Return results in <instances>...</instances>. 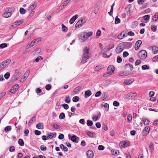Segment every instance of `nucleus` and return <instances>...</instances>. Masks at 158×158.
<instances>
[{
  "instance_id": "nucleus-50",
  "label": "nucleus",
  "mask_w": 158,
  "mask_h": 158,
  "mask_svg": "<svg viewBox=\"0 0 158 158\" xmlns=\"http://www.w3.org/2000/svg\"><path fill=\"white\" fill-rule=\"evenodd\" d=\"M93 123L92 121L89 120L87 121V124L88 126H91L93 125Z\"/></svg>"
},
{
  "instance_id": "nucleus-38",
  "label": "nucleus",
  "mask_w": 158,
  "mask_h": 158,
  "mask_svg": "<svg viewBox=\"0 0 158 158\" xmlns=\"http://www.w3.org/2000/svg\"><path fill=\"white\" fill-rule=\"evenodd\" d=\"M155 19V22H156L158 19V13H156L154 16L152 20Z\"/></svg>"
},
{
  "instance_id": "nucleus-6",
  "label": "nucleus",
  "mask_w": 158,
  "mask_h": 158,
  "mask_svg": "<svg viewBox=\"0 0 158 158\" xmlns=\"http://www.w3.org/2000/svg\"><path fill=\"white\" fill-rule=\"evenodd\" d=\"M19 88V85H15L11 88L10 92L12 94H14L17 91Z\"/></svg>"
},
{
  "instance_id": "nucleus-14",
  "label": "nucleus",
  "mask_w": 158,
  "mask_h": 158,
  "mask_svg": "<svg viewBox=\"0 0 158 158\" xmlns=\"http://www.w3.org/2000/svg\"><path fill=\"white\" fill-rule=\"evenodd\" d=\"M134 81V80L133 79H130L128 80H125L123 83V84L125 85H128Z\"/></svg>"
},
{
  "instance_id": "nucleus-58",
  "label": "nucleus",
  "mask_w": 158,
  "mask_h": 158,
  "mask_svg": "<svg viewBox=\"0 0 158 158\" xmlns=\"http://www.w3.org/2000/svg\"><path fill=\"white\" fill-rule=\"evenodd\" d=\"M143 19L145 20H148L150 19V16L148 15H146L143 16Z\"/></svg>"
},
{
  "instance_id": "nucleus-10",
  "label": "nucleus",
  "mask_w": 158,
  "mask_h": 158,
  "mask_svg": "<svg viewBox=\"0 0 158 158\" xmlns=\"http://www.w3.org/2000/svg\"><path fill=\"white\" fill-rule=\"evenodd\" d=\"M89 50L88 48L87 47H85L84 49V53L83 56H85L87 57H89Z\"/></svg>"
},
{
  "instance_id": "nucleus-63",
  "label": "nucleus",
  "mask_w": 158,
  "mask_h": 158,
  "mask_svg": "<svg viewBox=\"0 0 158 158\" xmlns=\"http://www.w3.org/2000/svg\"><path fill=\"white\" fill-rule=\"evenodd\" d=\"M40 148L42 151H45L47 149L46 147L44 145H41Z\"/></svg>"
},
{
  "instance_id": "nucleus-22",
  "label": "nucleus",
  "mask_w": 158,
  "mask_h": 158,
  "mask_svg": "<svg viewBox=\"0 0 158 158\" xmlns=\"http://www.w3.org/2000/svg\"><path fill=\"white\" fill-rule=\"evenodd\" d=\"M92 94L91 92L89 90H88L85 92V97L87 98L90 96Z\"/></svg>"
},
{
  "instance_id": "nucleus-60",
  "label": "nucleus",
  "mask_w": 158,
  "mask_h": 158,
  "mask_svg": "<svg viewBox=\"0 0 158 158\" xmlns=\"http://www.w3.org/2000/svg\"><path fill=\"white\" fill-rule=\"evenodd\" d=\"M124 33V31H123L121 33H120L119 35L118 36V38L119 40H121L123 39L122 34L123 33Z\"/></svg>"
},
{
  "instance_id": "nucleus-11",
  "label": "nucleus",
  "mask_w": 158,
  "mask_h": 158,
  "mask_svg": "<svg viewBox=\"0 0 158 158\" xmlns=\"http://www.w3.org/2000/svg\"><path fill=\"white\" fill-rule=\"evenodd\" d=\"M142 44V41L141 40H138L136 41L135 45V48L136 50L139 49L140 46Z\"/></svg>"
},
{
  "instance_id": "nucleus-64",
  "label": "nucleus",
  "mask_w": 158,
  "mask_h": 158,
  "mask_svg": "<svg viewBox=\"0 0 158 158\" xmlns=\"http://www.w3.org/2000/svg\"><path fill=\"white\" fill-rule=\"evenodd\" d=\"M15 150V148L14 146H11L9 149V151L11 152H14Z\"/></svg>"
},
{
  "instance_id": "nucleus-62",
  "label": "nucleus",
  "mask_w": 158,
  "mask_h": 158,
  "mask_svg": "<svg viewBox=\"0 0 158 158\" xmlns=\"http://www.w3.org/2000/svg\"><path fill=\"white\" fill-rule=\"evenodd\" d=\"M41 50L40 48H37L35 51V53L36 54H38L40 53L41 52Z\"/></svg>"
},
{
  "instance_id": "nucleus-4",
  "label": "nucleus",
  "mask_w": 158,
  "mask_h": 158,
  "mask_svg": "<svg viewBox=\"0 0 158 158\" xmlns=\"http://www.w3.org/2000/svg\"><path fill=\"white\" fill-rule=\"evenodd\" d=\"M86 20L85 19L79 20L76 24L75 25V27L76 28H78L81 27L86 22Z\"/></svg>"
},
{
  "instance_id": "nucleus-9",
  "label": "nucleus",
  "mask_w": 158,
  "mask_h": 158,
  "mask_svg": "<svg viewBox=\"0 0 158 158\" xmlns=\"http://www.w3.org/2000/svg\"><path fill=\"white\" fill-rule=\"evenodd\" d=\"M10 62V60L7 59L5 61H3L1 63V64L2 66V68H4L6 66L8 65Z\"/></svg>"
},
{
  "instance_id": "nucleus-12",
  "label": "nucleus",
  "mask_w": 158,
  "mask_h": 158,
  "mask_svg": "<svg viewBox=\"0 0 158 158\" xmlns=\"http://www.w3.org/2000/svg\"><path fill=\"white\" fill-rule=\"evenodd\" d=\"M134 95L135 96L136 95V93L135 92H131L127 94L126 98L127 100H129Z\"/></svg>"
},
{
  "instance_id": "nucleus-40",
  "label": "nucleus",
  "mask_w": 158,
  "mask_h": 158,
  "mask_svg": "<svg viewBox=\"0 0 158 158\" xmlns=\"http://www.w3.org/2000/svg\"><path fill=\"white\" fill-rule=\"evenodd\" d=\"M112 83V81L110 80H108L106 81L105 83V85L107 86L111 84Z\"/></svg>"
},
{
  "instance_id": "nucleus-18",
  "label": "nucleus",
  "mask_w": 158,
  "mask_h": 158,
  "mask_svg": "<svg viewBox=\"0 0 158 158\" xmlns=\"http://www.w3.org/2000/svg\"><path fill=\"white\" fill-rule=\"evenodd\" d=\"M36 6L37 4L35 3H34V4L31 5L28 9L29 12H30L31 11H33L32 10L36 7Z\"/></svg>"
},
{
  "instance_id": "nucleus-1",
  "label": "nucleus",
  "mask_w": 158,
  "mask_h": 158,
  "mask_svg": "<svg viewBox=\"0 0 158 158\" xmlns=\"http://www.w3.org/2000/svg\"><path fill=\"white\" fill-rule=\"evenodd\" d=\"M147 52L144 50L141 51L139 52L138 54L139 57L141 60L145 59L147 57Z\"/></svg>"
},
{
  "instance_id": "nucleus-59",
  "label": "nucleus",
  "mask_w": 158,
  "mask_h": 158,
  "mask_svg": "<svg viewBox=\"0 0 158 158\" xmlns=\"http://www.w3.org/2000/svg\"><path fill=\"white\" fill-rule=\"evenodd\" d=\"M30 12V14L27 17V18H30L35 13V11H33Z\"/></svg>"
},
{
  "instance_id": "nucleus-56",
  "label": "nucleus",
  "mask_w": 158,
  "mask_h": 158,
  "mask_svg": "<svg viewBox=\"0 0 158 158\" xmlns=\"http://www.w3.org/2000/svg\"><path fill=\"white\" fill-rule=\"evenodd\" d=\"M71 100L69 97L68 96L66 97V99L65 100V102L67 103H69L70 102Z\"/></svg>"
},
{
  "instance_id": "nucleus-49",
  "label": "nucleus",
  "mask_w": 158,
  "mask_h": 158,
  "mask_svg": "<svg viewBox=\"0 0 158 158\" xmlns=\"http://www.w3.org/2000/svg\"><path fill=\"white\" fill-rule=\"evenodd\" d=\"M124 44V46L125 45H127V46H128V47L129 48H130L132 45V44L130 42H123Z\"/></svg>"
},
{
  "instance_id": "nucleus-29",
  "label": "nucleus",
  "mask_w": 158,
  "mask_h": 158,
  "mask_svg": "<svg viewBox=\"0 0 158 158\" xmlns=\"http://www.w3.org/2000/svg\"><path fill=\"white\" fill-rule=\"evenodd\" d=\"M19 144L21 146H23L24 145V142L23 140L22 139H20L18 140Z\"/></svg>"
},
{
  "instance_id": "nucleus-19",
  "label": "nucleus",
  "mask_w": 158,
  "mask_h": 158,
  "mask_svg": "<svg viewBox=\"0 0 158 158\" xmlns=\"http://www.w3.org/2000/svg\"><path fill=\"white\" fill-rule=\"evenodd\" d=\"M24 22V20L23 19H22L19 20V21L15 22L14 23V25H13L11 26V27H15L14 25H15V26H17L22 23H23Z\"/></svg>"
},
{
  "instance_id": "nucleus-37",
  "label": "nucleus",
  "mask_w": 158,
  "mask_h": 158,
  "mask_svg": "<svg viewBox=\"0 0 158 158\" xmlns=\"http://www.w3.org/2000/svg\"><path fill=\"white\" fill-rule=\"evenodd\" d=\"M79 100V98L78 96H74L73 98V101L75 102H78Z\"/></svg>"
},
{
  "instance_id": "nucleus-16",
  "label": "nucleus",
  "mask_w": 158,
  "mask_h": 158,
  "mask_svg": "<svg viewBox=\"0 0 158 158\" xmlns=\"http://www.w3.org/2000/svg\"><path fill=\"white\" fill-rule=\"evenodd\" d=\"M78 16L77 15H76L73 16L70 20L69 23L70 24H73L75 21L78 18Z\"/></svg>"
},
{
  "instance_id": "nucleus-53",
  "label": "nucleus",
  "mask_w": 158,
  "mask_h": 158,
  "mask_svg": "<svg viewBox=\"0 0 158 158\" xmlns=\"http://www.w3.org/2000/svg\"><path fill=\"white\" fill-rule=\"evenodd\" d=\"M156 29L157 27L156 25H151V29L152 30L155 31H156Z\"/></svg>"
},
{
  "instance_id": "nucleus-20",
  "label": "nucleus",
  "mask_w": 158,
  "mask_h": 158,
  "mask_svg": "<svg viewBox=\"0 0 158 158\" xmlns=\"http://www.w3.org/2000/svg\"><path fill=\"white\" fill-rule=\"evenodd\" d=\"M11 15V13L10 12L6 11L5 12L3 16L5 18H7L10 17Z\"/></svg>"
},
{
  "instance_id": "nucleus-23",
  "label": "nucleus",
  "mask_w": 158,
  "mask_h": 158,
  "mask_svg": "<svg viewBox=\"0 0 158 158\" xmlns=\"http://www.w3.org/2000/svg\"><path fill=\"white\" fill-rule=\"evenodd\" d=\"M41 39L40 38L35 39L31 42V44H33V45H35L39 43Z\"/></svg>"
},
{
  "instance_id": "nucleus-48",
  "label": "nucleus",
  "mask_w": 158,
  "mask_h": 158,
  "mask_svg": "<svg viewBox=\"0 0 158 158\" xmlns=\"http://www.w3.org/2000/svg\"><path fill=\"white\" fill-rule=\"evenodd\" d=\"M7 47V44L6 43H3L0 45V48H3Z\"/></svg>"
},
{
  "instance_id": "nucleus-45",
  "label": "nucleus",
  "mask_w": 158,
  "mask_h": 158,
  "mask_svg": "<svg viewBox=\"0 0 158 158\" xmlns=\"http://www.w3.org/2000/svg\"><path fill=\"white\" fill-rule=\"evenodd\" d=\"M20 13L22 14H24L26 13V10L23 8H21L19 10Z\"/></svg>"
},
{
  "instance_id": "nucleus-8",
  "label": "nucleus",
  "mask_w": 158,
  "mask_h": 158,
  "mask_svg": "<svg viewBox=\"0 0 158 158\" xmlns=\"http://www.w3.org/2000/svg\"><path fill=\"white\" fill-rule=\"evenodd\" d=\"M119 146L123 148L127 147L129 146V143L125 141H123L120 142Z\"/></svg>"
},
{
  "instance_id": "nucleus-33",
  "label": "nucleus",
  "mask_w": 158,
  "mask_h": 158,
  "mask_svg": "<svg viewBox=\"0 0 158 158\" xmlns=\"http://www.w3.org/2000/svg\"><path fill=\"white\" fill-rule=\"evenodd\" d=\"M71 0H66L64 1L63 3V6L65 7L71 1Z\"/></svg>"
},
{
  "instance_id": "nucleus-5",
  "label": "nucleus",
  "mask_w": 158,
  "mask_h": 158,
  "mask_svg": "<svg viewBox=\"0 0 158 158\" xmlns=\"http://www.w3.org/2000/svg\"><path fill=\"white\" fill-rule=\"evenodd\" d=\"M114 67L113 65H109L107 68V73L110 75H112L114 73Z\"/></svg>"
},
{
  "instance_id": "nucleus-36",
  "label": "nucleus",
  "mask_w": 158,
  "mask_h": 158,
  "mask_svg": "<svg viewBox=\"0 0 158 158\" xmlns=\"http://www.w3.org/2000/svg\"><path fill=\"white\" fill-rule=\"evenodd\" d=\"M35 116H34L30 119L28 123L30 124H31L33 122H35Z\"/></svg>"
},
{
  "instance_id": "nucleus-26",
  "label": "nucleus",
  "mask_w": 158,
  "mask_h": 158,
  "mask_svg": "<svg viewBox=\"0 0 158 158\" xmlns=\"http://www.w3.org/2000/svg\"><path fill=\"white\" fill-rule=\"evenodd\" d=\"M143 122L145 125H148L149 123V121L146 118H143Z\"/></svg>"
},
{
  "instance_id": "nucleus-35",
  "label": "nucleus",
  "mask_w": 158,
  "mask_h": 158,
  "mask_svg": "<svg viewBox=\"0 0 158 158\" xmlns=\"http://www.w3.org/2000/svg\"><path fill=\"white\" fill-rule=\"evenodd\" d=\"M85 133L90 137H94V134L90 131H86L85 132Z\"/></svg>"
},
{
  "instance_id": "nucleus-30",
  "label": "nucleus",
  "mask_w": 158,
  "mask_h": 158,
  "mask_svg": "<svg viewBox=\"0 0 158 158\" xmlns=\"http://www.w3.org/2000/svg\"><path fill=\"white\" fill-rule=\"evenodd\" d=\"M62 26V30L64 32H66L68 30V29L67 27L64 26L63 24H62L61 25Z\"/></svg>"
},
{
  "instance_id": "nucleus-15",
  "label": "nucleus",
  "mask_w": 158,
  "mask_h": 158,
  "mask_svg": "<svg viewBox=\"0 0 158 158\" xmlns=\"http://www.w3.org/2000/svg\"><path fill=\"white\" fill-rule=\"evenodd\" d=\"M149 48L150 49L152 48V52L154 54L157 53L158 52V48L156 46L150 47Z\"/></svg>"
},
{
  "instance_id": "nucleus-57",
  "label": "nucleus",
  "mask_w": 158,
  "mask_h": 158,
  "mask_svg": "<svg viewBox=\"0 0 158 158\" xmlns=\"http://www.w3.org/2000/svg\"><path fill=\"white\" fill-rule=\"evenodd\" d=\"M62 106L66 110L68 109L69 107L68 105L66 104H63L62 105Z\"/></svg>"
},
{
  "instance_id": "nucleus-24",
  "label": "nucleus",
  "mask_w": 158,
  "mask_h": 158,
  "mask_svg": "<svg viewBox=\"0 0 158 158\" xmlns=\"http://www.w3.org/2000/svg\"><path fill=\"white\" fill-rule=\"evenodd\" d=\"M150 131V128L148 126H146L145 127L144 129V131L146 132L145 133L144 132L143 134V135H146L148 134L149 131Z\"/></svg>"
},
{
  "instance_id": "nucleus-43",
  "label": "nucleus",
  "mask_w": 158,
  "mask_h": 158,
  "mask_svg": "<svg viewBox=\"0 0 158 158\" xmlns=\"http://www.w3.org/2000/svg\"><path fill=\"white\" fill-rule=\"evenodd\" d=\"M5 131H8L11 130V127L10 126H8L5 128Z\"/></svg>"
},
{
  "instance_id": "nucleus-31",
  "label": "nucleus",
  "mask_w": 158,
  "mask_h": 158,
  "mask_svg": "<svg viewBox=\"0 0 158 158\" xmlns=\"http://www.w3.org/2000/svg\"><path fill=\"white\" fill-rule=\"evenodd\" d=\"M101 35V31L100 30H98L96 33V38H98L99 36Z\"/></svg>"
},
{
  "instance_id": "nucleus-39",
  "label": "nucleus",
  "mask_w": 158,
  "mask_h": 158,
  "mask_svg": "<svg viewBox=\"0 0 158 158\" xmlns=\"http://www.w3.org/2000/svg\"><path fill=\"white\" fill-rule=\"evenodd\" d=\"M149 66L147 65H144L142 66V69L143 70L148 69Z\"/></svg>"
},
{
  "instance_id": "nucleus-46",
  "label": "nucleus",
  "mask_w": 158,
  "mask_h": 158,
  "mask_svg": "<svg viewBox=\"0 0 158 158\" xmlns=\"http://www.w3.org/2000/svg\"><path fill=\"white\" fill-rule=\"evenodd\" d=\"M85 33L86 34V35L87 36H88L87 37L88 38L89 37L93 35V32L92 31H89L88 32H85Z\"/></svg>"
},
{
  "instance_id": "nucleus-41",
  "label": "nucleus",
  "mask_w": 158,
  "mask_h": 158,
  "mask_svg": "<svg viewBox=\"0 0 158 158\" xmlns=\"http://www.w3.org/2000/svg\"><path fill=\"white\" fill-rule=\"evenodd\" d=\"M65 117V114L64 113H61L59 116V118L60 119H63Z\"/></svg>"
},
{
  "instance_id": "nucleus-34",
  "label": "nucleus",
  "mask_w": 158,
  "mask_h": 158,
  "mask_svg": "<svg viewBox=\"0 0 158 158\" xmlns=\"http://www.w3.org/2000/svg\"><path fill=\"white\" fill-rule=\"evenodd\" d=\"M126 10V13L127 15L129 16L130 15L131 13V11L130 10V8L128 7H127L125 8Z\"/></svg>"
},
{
  "instance_id": "nucleus-2",
  "label": "nucleus",
  "mask_w": 158,
  "mask_h": 158,
  "mask_svg": "<svg viewBox=\"0 0 158 158\" xmlns=\"http://www.w3.org/2000/svg\"><path fill=\"white\" fill-rule=\"evenodd\" d=\"M87 37L85 32H83L81 33L79 39L81 42L83 43L88 39Z\"/></svg>"
},
{
  "instance_id": "nucleus-51",
  "label": "nucleus",
  "mask_w": 158,
  "mask_h": 158,
  "mask_svg": "<svg viewBox=\"0 0 158 158\" xmlns=\"http://www.w3.org/2000/svg\"><path fill=\"white\" fill-rule=\"evenodd\" d=\"M34 45L33 44H31V42L30 44H28L26 47V49H28L31 47L33 46Z\"/></svg>"
},
{
  "instance_id": "nucleus-13",
  "label": "nucleus",
  "mask_w": 158,
  "mask_h": 158,
  "mask_svg": "<svg viewBox=\"0 0 158 158\" xmlns=\"http://www.w3.org/2000/svg\"><path fill=\"white\" fill-rule=\"evenodd\" d=\"M148 149L150 153H152L154 151V143L152 142L150 143L148 147Z\"/></svg>"
},
{
  "instance_id": "nucleus-47",
  "label": "nucleus",
  "mask_w": 158,
  "mask_h": 158,
  "mask_svg": "<svg viewBox=\"0 0 158 158\" xmlns=\"http://www.w3.org/2000/svg\"><path fill=\"white\" fill-rule=\"evenodd\" d=\"M81 86H79L76 87L75 89V92L76 93L78 92L79 91L81 90Z\"/></svg>"
},
{
  "instance_id": "nucleus-44",
  "label": "nucleus",
  "mask_w": 158,
  "mask_h": 158,
  "mask_svg": "<svg viewBox=\"0 0 158 158\" xmlns=\"http://www.w3.org/2000/svg\"><path fill=\"white\" fill-rule=\"evenodd\" d=\"M103 106H104L106 110L108 111L109 110V104L107 103H104V105Z\"/></svg>"
},
{
  "instance_id": "nucleus-61",
  "label": "nucleus",
  "mask_w": 158,
  "mask_h": 158,
  "mask_svg": "<svg viewBox=\"0 0 158 158\" xmlns=\"http://www.w3.org/2000/svg\"><path fill=\"white\" fill-rule=\"evenodd\" d=\"M51 88V86L49 84H47L45 86V89L47 90H50Z\"/></svg>"
},
{
  "instance_id": "nucleus-42",
  "label": "nucleus",
  "mask_w": 158,
  "mask_h": 158,
  "mask_svg": "<svg viewBox=\"0 0 158 158\" xmlns=\"http://www.w3.org/2000/svg\"><path fill=\"white\" fill-rule=\"evenodd\" d=\"M71 140L73 142H77V137H76V136L75 135H73L71 137Z\"/></svg>"
},
{
  "instance_id": "nucleus-3",
  "label": "nucleus",
  "mask_w": 158,
  "mask_h": 158,
  "mask_svg": "<svg viewBox=\"0 0 158 158\" xmlns=\"http://www.w3.org/2000/svg\"><path fill=\"white\" fill-rule=\"evenodd\" d=\"M124 43L119 44L117 46L115 50L117 53L118 54L122 52L123 50Z\"/></svg>"
},
{
  "instance_id": "nucleus-17",
  "label": "nucleus",
  "mask_w": 158,
  "mask_h": 158,
  "mask_svg": "<svg viewBox=\"0 0 158 158\" xmlns=\"http://www.w3.org/2000/svg\"><path fill=\"white\" fill-rule=\"evenodd\" d=\"M87 156L88 158H92L93 157L94 154L91 150H89L87 152Z\"/></svg>"
},
{
  "instance_id": "nucleus-54",
  "label": "nucleus",
  "mask_w": 158,
  "mask_h": 158,
  "mask_svg": "<svg viewBox=\"0 0 158 158\" xmlns=\"http://www.w3.org/2000/svg\"><path fill=\"white\" fill-rule=\"evenodd\" d=\"M120 22V20L119 18H118L117 17H116L115 19V23L116 24L119 23Z\"/></svg>"
},
{
  "instance_id": "nucleus-28",
  "label": "nucleus",
  "mask_w": 158,
  "mask_h": 158,
  "mask_svg": "<svg viewBox=\"0 0 158 158\" xmlns=\"http://www.w3.org/2000/svg\"><path fill=\"white\" fill-rule=\"evenodd\" d=\"M60 148L63 149L64 151H67L68 150V148L64 146V145L63 144H61L60 145Z\"/></svg>"
},
{
  "instance_id": "nucleus-55",
  "label": "nucleus",
  "mask_w": 158,
  "mask_h": 158,
  "mask_svg": "<svg viewBox=\"0 0 158 158\" xmlns=\"http://www.w3.org/2000/svg\"><path fill=\"white\" fill-rule=\"evenodd\" d=\"M10 73L8 72L6 73L4 76V77L6 79H8L10 77Z\"/></svg>"
},
{
  "instance_id": "nucleus-21",
  "label": "nucleus",
  "mask_w": 158,
  "mask_h": 158,
  "mask_svg": "<svg viewBox=\"0 0 158 158\" xmlns=\"http://www.w3.org/2000/svg\"><path fill=\"white\" fill-rule=\"evenodd\" d=\"M89 57H87V56H82V59L81 61V63L82 64H84L86 63L87 60L89 58Z\"/></svg>"
},
{
  "instance_id": "nucleus-7",
  "label": "nucleus",
  "mask_w": 158,
  "mask_h": 158,
  "mask_svg": "<svg viewBox=\"0 0 158 158\" xmlns=\"http://www.w3.org/2000/svg\"><path fill=\"white\" fill-rule=\"evenodd\" d=\"M30 72L29 70H27L25 72V74H24L23 77H22L21 80H20V82H23L24 81H25L27 78V77L29 73Z\"/></svg>"
},
{
  "instance_id": "nucleus-32",
  "label": "nucleus",
  "mask_w": 158,
  "mask_h": 158,
  "mask_svg": "<svg viewBox=\"0 0 158 158\" xmlns=\"http://www.w3.org/2000/svg\"><path fill=\"white\" fill-rule=\"evenodd\" d=\"M52 126L54 128L58 129H60L61 127V126L58 125L56 124H53Z\"/></svg>"
},
{
  "instance_id": "nucleus-52",
  "label": "nucleus",
  "mask_w": 158,
  "mask_h": 158,
  "mask_svg": "<svg viewBox=\"0 0 158 158\" xmlns=\"http://www.w3.org/2000/svg\"><path fill=\"white\" fill-rule=\"evenodd\" d=\"M43 59V57L42 56H39L37 57L35 60V61L36 62H38L40 60H42Z\"/></svg>"
},
{
  "instance_id": "nucleus-27",
  "label": "nucleus",
  "mask_w": 158,
  "mask_h": 158,
  "mask_svg": "<svg viewBox=\"0 0 158 158\" xmlns=\"http://www.w3.org/2000/svg\"><path fill=\"white\" fill-rule=\"evenodd\" d=\"M36 127L38 129H43V123H40L37 124L36 125Z\"/></svg>"
},
{
  "instance_id": "nucleus-25",
  "label": "nucleus",
  "mask_w": 158,
  "mask_h": 158,
  "mask_svg": "<svg viewBox=\"0 0 158 158\" xmlns=\"http://www.w3.org/2000/svg\"><path fill=\"white\" fill-rule=\"evenodd\" d=\"M112 154L114 155H118L119 154V152L118 150H116L114 149H112L111 151Z\"/></svg>"
}]
</instances>
